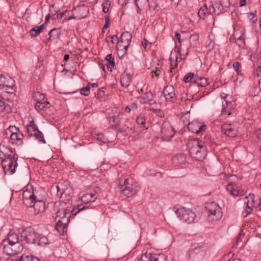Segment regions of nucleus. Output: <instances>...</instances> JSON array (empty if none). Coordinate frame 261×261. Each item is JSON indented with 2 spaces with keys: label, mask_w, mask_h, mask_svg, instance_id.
I'll return each mask as SVG.
<instances>
[{
  "label": "nucleus",
  "mask_w": 261,
  "mask_h": 261,
  "mask_svg": "<svg viewBox=\"0 0 261 261\" xmlns=\"http://www.w3.org/2000/svg\"><path fill=\"white\" fill-rule=\"evenodd\" d=\"M213 143L214 139L208 134L204 136L202 140L194 138L188 143L189 152L192 158L197 161H201L207 154L206 144L211 145Z\"/></svg>",
  "instance_id": "obj_1"
},
{
  "label": "nucleus",
  "mask_w": 261,
  "mask_h": 261,
  "mask_svg": "<svg viewBox=\"0 0 261 261\" xmlns=\"http://www.w3.org/2000/svg\"><path fill=\"white\" fill-rule=\"evenodd\" d=\"M2 154L5 156V159H3L2 156L0 158L2 159V165L5 174L9 172L13 174L15 171V168L17 167L18 164L17 160L18 156L16 154H13V151L10 148H6L3 151H1Z\"/></svg>",
  "instance_id": "obj_2"
},
{
  "label": "nucleus",
  "mask_w": 261,
  "mask_h": 261,
  "mask_svg": "<svg viewBox=\"0 0 261 261\" xmlns=\"http://www.w3.org/2000/svg\"><path fill=\"white\" fill-rule=\"evenodd\" d=\"M208 212V219L210 222L220 221L223 216L222 209L219 205L214 202H210L206 204L205 207Z\"/></svg>",
  "instance_id": "obj_3"
},
{
  "label": "nucleus",
  "mask_w": 261,
  "mask_h": 261,
  "mask_svg": "<svg viewBox=\"0 0 261 261\" xmlns=\"http://www.w3.org/2000/svg\"><path fill=\"white\" fill-rule=\"evenodd\" d=\"M118 187L121 195L125 197H132L137 190L133 180H119Z\"/></svg>",
  "instance_id": "obj_4"
},
{
  "label": "nucleus",
  "mask_w": 261,
  "mask_h": 261,
  "mask_svg": "<svg viewBox=\"0 0 261 261\" xmlns=\"http://www.w3.org/2000/svg\"><path fill=\"white\" fill-rule=\"evenodd\" d=\"M68 198L67 202H64V200H61V206L62 207L56 213V219L57 220H63L67 218L68 222H69L70 209L69 207V205L71 204L70 195L68 196Z\"/></svg>",
  "instance_id": "obj_5"
},
{
  "label": "nucleus",
  "mask_w": 261,
  "mask_h": 261,
  "mask_svg": "<svg viewBox=\"0 0 261 261\" xmlns=\"http://www.w3.org/2000/svg\"><path fill=\"white\" fill-rule=\"evenodd\" d=\"M27 129L29 137L34 136L39 141L46 143L42 133L38 129L33 120L27 125Z\"/></svg>",
  "instance_id": "obj_6"
},
{
  "label": "nucleus",
  "mask_w": 261,
  "mask_h": 261,
  "mask_svg": "<svg viewBox=\"0 0 261 261\" xmlns=\"http://www.w3.org/2000/svg\"><path fill=\"white\" fill-rule=\"evenodd\" d=\"M175 130L168 121H164L161 128V136L163 140L169 141L175 135Z\"/></svg>",
  "instance_id": "obj_7"
},
{
  "label": "nucleus",
  "mask_w": 261,
  "mask_h": 261,
  "mask_svg": "<svg viewBox=\"0 0 261 261\" xmlns=\"http://www.w3.org/2000/svg\"><path fill=\"white\" fill-rule=\"evenodd\" d=\"M175 213L181 220L188 223L193 222L195 218V215L192 211L185 207L177 208Z\"/></svg>",
  "instance_id": "obj_8"
},
{
  "label": "nucleus",
  "mask_w": 261,
  "mask_h": 261,
  "mask_svg": "<svg viewBox=\"0 0 261 261\" xmlns=\"http://www.w3.org/2000/svg\"><path fill=\"white\" fill-rule=\"evenodd\" d=\"M3 252L9 255H13L21 252L23 247L21 242L4 245Z\"/></svg>",
  "instance_id": "obj_9"
},
{
  "label": "nucleus",
  "mask_w": 261,
  "mask_h": 261,
  "mask_svg": "<svg viewBox=\"0 0 261 261\" xmlns=\"http://www.w3.org/2000/svg\"><path fill=\"white\" fill-rule=\"evenodd\" d=\"M33 97L36 101L35 107L38 111L44 110L49 105V103L46 99L45 95L42 93L35 92L33 94Z\"/></svg>",
  "instance_id": "obj_10"
},
{
  "label": "nucleus",
  "mask_w": 261,
  "mask_h": 261,
  "mask_svg": "<svg viewBox=\"0 0 261 261\" xmlns=\"http://www.w3.org/2000/svg\"><path fill=\"white\" fill-rule=\"evenodd\" d=\"M208 249V246L206 244L200 243L193 245L190 251L192 254L198 255L200 258H203L206 255Z\"/></svg>",
  "instance_id": "obj_11"
},
{
  "label": "nucleus",
  "mask_w": 261,
  "mask_h": 261,
  "mask_svg": "<svg viewBox=\"0 0 261 261\" xmlns=\"http://www.w3.org/2000/svg\"><path fill=\"white\" fill-rule=\"evenodd\" d=\"M244 205L246 206L245 209L242 212V215L244 217H247L250 214L253 210L254 205V196L253 194H249L243 198Z\"/></svg>",
  "instance_id": "obj_12"
},
{
  "label": "nucleus",
  "mask_w": 261,
  "mask_h": 261,
  "mask_svg": "<svg viewBox=\"0 0 261 261\" xmlns=\"http://www.w3.org/2000/svg\"><path fill=\"white\" fill-rule=\"evenodd\" d=\"M167 101L174 102L176 100L174 88L172 85L166 86L162 92Z\"/></svg>",
  "instance_id": "obj_13"
},
{
  "label": "nucleus",
  "mask_w": 261,
  "mask_h": 261,
  "mask_svg": "<svg viewBox=\"0 0 261 261\" xmlns=\"http://www.w3.org/2000/svg\"><path fill=\"white\" fill-rule=\"evenodd\" d=\"M188 128L189 131L195 134H198L202 131L205 130L207 126L205 124H200L197 121H193L189 122L188 124Z\"/></svg>",
  "instance_id": "obj_14"
},
{
  "label": "nucleus",
  "mask_w": 261,
  "mask_h": 261,
  "mask_svg": "<svg viewBox=\"0 0 261 261\" xmlns=\"http://www.w3.org/2000/svg\"><path fill=\"white\" fill-rule=\"evenodd\" d=\"M22 197L23 203L27 206L31 207L36 196L33 193L25 190L22 193Z\"/></svg>",
  "instance_id": "obj_15"
},
{
  "label": "nucleus",
  "mask_w": 261,
  "mask_h": 261,
  "mask_svg": "<svg viewBox=\"0 0 261 261\" xmlns=\"http://www.w3.org/2000/svg\"><path fill=\"white\" fill-rule=\"evenodd\" d=\"M154 95L151 91H148L144 93L140 98L142 103H148L152 105L156 103V101L153 99Z\"/></svg>",
  "instance_id": "obj_16"
},
{
  "label": "nucleus",
  "mask_w": 261,
  "mask_h": 261,
  "mask_svg": "<svg viewBox=\"0 0 261 261\" xmlns=\"http://www.w3.org/2000/svg\"><path fill=\"white\" fill-rule=\"evenodd\" d=\"M32 207H33L35 215L43 213L45 208V202L43 200H37L36 197L34 199Z\"/></svg>",
  "instance_id": "obj_17"
},
{
  "label": "nucleus",
  "mask_w": 261,
  "mask_h": 261,
  "mask_svg": "<svg viewBox=\"0 0 261 261\" xmlns=\"http://www.w3.org/2000/svg\"><path fill=\"white\" fill-rule=\"evenodd\" d=\"M215 12V9L213 6H212V8H210L209 10H208L206 5L204 4L199 10L198 15L200 18L204 19L208 15Z\"/></svg>",
  "instance_id": "obj_18"
},
{
  "label": "nucleus",
  "mask_w": 261,
  "mask_h": 261,
  "mask_svg": "<svg viewBox=\"0 0 261 261\" xmlns=\"http://www.w3.org/2000/svg\"><path fill=\"white\" fill-rule=\"evenodd\" d=\"M23 135L22 133H11L10 137V142L17 145H20L23 143Z\"/></svg>",
  "instance_id": "obj_19"
},
{
  "label": "nucleus",
  "mask_w": 261,
  "mask_h": 261,
  "mask_svg": "<svg viewBox=\"0 0 261 261\" xmlns=\"http://www.w3.org/2000/svg\"><path fill=\"white\" fill-rule=\"evenodd\" d=\"M18 242H20L19 240L18 235L16 233L10 232L7 236V238L3 240L2 245L8 244H16Z\"/></svg>",
  "instance_id": "obj_20"
},
{
  "label": "nucleus",
  "mask_w": 261,
  "mask_h": 261,
  "mask_svg": "<svg viewBox=\"0 0 261 261\" xmlns=\"http://www.w3.org/2000/svg\"><path fill=\"white\" fill-rule=\"evenodd\" d=\"M69 223V222H68L67 218L63 219V220H57V223L55 227L56 230L60 234H63V233L67 231Z\"/></svg>",
  "instance_id": "obj_21"
},
{
  "label": "nucleus",
  "mask_w": 261,
  "mask_h": 261,
  "mask_svg": "<svg viewBox=\"0 0 261 261\" xmlns=\"http://www.w3.org/2000/svg\"><path fill=\"white\" fill-rule=\"evenodd\" d=\"M39 237L40 234L33 231H30L26 233L25 240L29 243L37 244Z\"/></svg>",
  "instance_id": "obj_22"
},
{
  "label": "nucleus",
  "mask_w": 261,
  "mask_h": 261,
  "mask_svg": "<svg viewBox=\"0 0 261 261\" xmlns=\"http://www.w3.org/2000/svg\"><path fill=\"white\" fill-rule=\"evenodd\" d=\"M135 4L137 9L138 14H140L142 10L147 9L149 6L148 0H135Z\"/></svg>",
  "instance_id": "obj_23"
},
{
  "label": "nucleus",
  "mask_w": 261,
  "mask_h": 261,
  "mask_svg": "<svg viewBox=\"0 0 261 261\" xmlns=\"http://www.w3.org/2000/svg\"><path fill=\"white\" fill-rule=\"evenodd\" d=\"M158 254L152 252L151 250H147L141 257V261H156Z\"/></svg>",
  "instance_id": "obj_24"
},
{
  "label": "nucleus",
  "mask_w": 261,
  "mask_h": 261,
  "mask_svg": "<svg viewBox=\"0 0 261 261\" xmlns=\"http://www.w3.org/2000/svg\"><path fill=\"white\" fill-rule=\"evenodd\" d=\"M223 133L227 136L233 137L236 136L237 132L233 129L230 124L225 123L222 126Z\"/></svg>",
  "instance_id": "obj_25"
},
{
  "label": "nucleus",
  "mask_w": 261,
  "mask_h": 261,
  "mask_svg": "<svg viewBox=\"0 0 261 261\" xmlns=\"http://www.w3.org/2000/svg\"><path fill=\"white\" fill-rule=\"evenodd\" d=\"M0 89L5 88L6 87H9L13 85H15V81L10 77L7 80L6 77L3 75H0Z\"/></svg>",
  "instance_id": "obj_26"
},
{
  "label": "nucleus",
  "mask_w": 261,
  "mask_h": 261,
  "mask_svg": "<svg viewBox=\"0 0 261 261\" xmlns=\"http://www.w3.org/2000/svg\"><path fill=\"white\" fill-rule=\"evenodd\" d=\"M68 182L67 181L62 180V182H59L56 186L58 192H60L61 199L62 200H64V195L65 190L68 189Z\"/></svg>",
  "instance_id": "obj_27"
},
{
  "label": "nucleus",
  "mask_w": 261,
  "mask_h": 261,
  "mask_svg": "<svg viewBox=\"0 0 261 261\" xmlns=\"http://www.w3.org/2000/svg\"><path fill=\"white\" fill-rule=\"evenodd\" d=\"M186 156L183 154H179L175 155L172 159V163L176 166L184 165L186 162Z\"/></svg>",
  "instance_id": "obj_28"
},
{
  "label": "nucleus",
  "mask_w": 261,
  "mask_h": 261,
  "mask_svg": "<svg viewBox=\"0 0 261 261\" xmlns=\"http://www.w3.org/2000/svg\"><path fill=\"white\" fill-rule=\"evenodd\" d=\"M97 198L95 192L87 193L81 197V201L84 203H88L90 202L94 201Z\"/></svg>",
  "instance_id": "obj_29"
},
{
  "label": "nucleus",
  "mask_w": 261,
  "mask_h": 261,
  "mask_svg": "<svg viewBox=\"0 0 261 261\" xmlns=\"http://www.w3.org/2000/svg\"><path fill=\"white\" fill-rule=\"evenodd\" d=\"M61 35V30L59 28H54L48 33L49 38L46 40V42H49L52 40L58 39Z\"/></svg>",
  "instance_id": "obj_30"
},
{
  "label": "nucleus",
  "mask_w": 261,
  "mask_h": 261,
  "mask_svg": "<svg viewBox=\"0 0 261 261\" xmlns=\"http://www.w3.org/2000/svg\"><path fill=\"white\" fill-rule=\"evenodd\" d=\"M0 111L6 113H9L12 111L11 106L6 103L5 98L2 96H0Z\"/></svg>",
  "instance_id": "obj_31"
},
{
  "label": "nucleus",
  "mask_w": 261,
  "mask_h": 261,
  "mask_svg": "<svg viewBox=\"0 0 261 261\" xmlns=\"http://www.w3.org/2000/svg\"><path fill=\"white\" fill-rule=\"evenodd\" d=\"M221 98L223 99L222 101V112L221 115H223L225 114V112L226 111V108L228 107L229 105H230L231 103L227 99L228 95L225 93H222L221 95Z\"/></svg>",
  "instance_id": "obj_32"
},
{
  "label": "nucleus",
  "mask_w": 261,
  "mask_h": 261,
  "mask_svg": "<svg viewBox=\"0 0 261 261\" xmlns=\"http://www.w3.org/2000/svg\"><path fill=\"white\" fill-rule=\"evenodd\" d=\"M44 28L45 23L39 26H35L30 30V35L32 37H37L43 31Z\"/></svg>",
  "instance_id": "obj_33"
},
{
  "label": "nucleus",
  "mask_w": 261,
  "mask_h": 261,
  "mask_svg": "<svg viewBox=\"0 0 261 261\" xmlns=\"http://www.w3.org/2000/svg\"><path fill=\"white\" fill-rule=\"evenodd\" d=\"M194 83L198 86L201 87H205L208 84L206 78L198 76V75H195Z\"/></svg>",
  "instance_id": "obj_34"
},
{
  "label": "nucleus",
  "mask_w": 261,
  "mask_h": 261,
  "mask_svg": "<svg viewBox=\"0 0 261 261\" xmlns=\"http://www.w3.org/2000/svg\"><path fill=\"white\" fill-rule=\"evenodd\" d=\"M132 38V34L129 32L126 31L121 34L119 39L121 40V42L125 43V44H127V45H129L130 43Z\"/></svg>",
  "instance_id": "obj_35"
},
{
  "label": "nucleus",
  "mask_w": 261,
  "mask_h": 261,
  "mask_svg": "<svg viewBox=\"0 0 261 261\" xmlns=\"http://www.w3.org/2000/svg\"><path fill=\"white\" fill-rule=\"evenodd\" d=\"M107 63L106 64L108 70L112 71L115 66L114 58L112 54L108 55L105 58Z\"/></svg>",
  "instance_id": "obj_36"
},
{
  "label": "nucleus",
  "mask_w": 261,
  "mask_h": 261,
  "mask_svg": "<svg viewBox=\"0 0 261 261\" xmlns=\"http://www.w3.org/2000/svg\"><path fill=\"white\" fill-rule=\"evenodd\" d=\"M131 77L127 73H123L121 77V84L123 87H127L130 84Z\"/></svg>",
  "instance_id": "obj_37"
},
{
  "label": "nucleus",
  "mask_w": 261,
  "mask_h": 261,
  "mask_svg": "<svg viewBox=\"0 0 261 261\" xmlns=\"http://www.w3.org/2000/svg\"><path fill=\"white\" fill-rule=\"evenodd\" d=\"M16 261H39V258L32 255L23 254L20 258L16 259Z\"/></svg>",
  "instance_id": "obj_38"
},
{
  "label": "nucleus",
  "mask_w": 261,
  "mask_h": 261,
  "mask_svg": "<svg viewBox=\"0 0 261 261\" xmlns=\"http://www.w3.org/2000/svg\"><path fill=\"white\" fill-rule=\"evenodd\" d=\"M117 43L118 54H119V53L120 51H123L124 53H126L129 45H127V44H125V43L121 42V40L120 39L118 40Z\"/></svg>",
  "instance_id": "obj_39"
},
{
  "label": "nucleus",
  "mask_w": 261,
  "mask_h": 261,
  "mask_svg": "<svg viewBox=\"0 0 261 261\" xmlns=\"http://www.w3.org/2000/svg\"><path fill=\"white\" fill-rule=\"evenodd\" d=\"M226 189L228 191L230 192L234 196H238L240 194V191L237 189V187L232 184H228Z\"/></svg>",
  "instance_id": "obj_40"
},
{
  "label": "nucleus",
  "mask_w": 261,
  "mask_h": 261,
  "mask_svg": "<svg viewBox=\"0 0 261 261\" xmlns=\"http://www.w3.org/2000/svg\"><path fill=\"white\" fill-rule=\"evenodd\" d=\"M195 75H194L193 72H189L187 74L185 75L183 78V81L185 83H188L189 82H192L194 83V79Z\"/></svg>",
  "instance_id": "obj_41"
},
{
  "label": "nucleus",
  "mask_w": 261,
  "mask_h": 261,
  "mask_svg": "<svg viewBox=\"0 0 261 261\" xmlns=\"http://www.w3.org/2000/svg\"><path fill=\"white\" fill-rule=\"evenodd\" d=\"M49 243L48 238L45 236H43L40 234V237L38 239L37 244L40 246H44Z\"/></svg>",
  "instance_id": "obj_42"
},
{
  "label": "nucleus",
  "mask_w": 261,
  "mask_h": 261,
  "mask_svg": "<svg viewBox=\"0 0 261 261\" xmlns=\"http://www.w3.org/2000/svg\"><path fill=\"white\" fill-rule=\"evenodd\" d=\"M136 122L141 127H145V117L144 116H139L136 119Z\"/></svg>",
  "instance_id": "obj_43"
},
{
  "label": "nucleus",
  "mask_w": 261,
  "mask_h": 261,
  "mask_svg": "<svg viewBox=\"0 0 261 261\" xmlns=\"http://www.w3.org/2000/svg\"><path fill=\"white\" fill-rule=\"evenodd\" d=\"M90 83H88L87 86H86L81 89L80 93L82 95H84L85 96H88V95H89V94L90 93Z\"/></svg>",
  "instance_id": "obj_44"
},
{
  "label": "nucleus",
  "mask_w": 261,
  "mask_h": 261,
  "mask_svg": "<svg viewBox=\"0 0 261 261\" xmlns=\"http://www.w3.org/2000/svg\"><path fill=\"white\" fill-rule=\"evenodd\" d=\"M4 90L6 93L13 94L15 92L16 90V85H13L9 87H6L5 88L1 89Z\"/></svg>",
  "instance_id": "obj_45"
},
{
  "label": "nucleus",
  "mask_w": 261,
  "mask_h": 261,
  "mask_svg": "<svg viewBox=\"0 0 261 261\" xmlns=\"http://www.w3.org/2000/svg\"><path fill=\"white\" fill-rule=\"evenodd\" d=\"M150 110L153 112L154 113H155L157 116L160 118H163L164 117V114L163 112L160 109L151 108Z\"/></svg>",
  "instance_id": "obj_46"
},
{
  "label": "nucleus",
  "mask_w": 261,
  "mask_h": 261,
  "mask_svg": "<svg viewBox=\"0 0 261 261\" xmlns=\"http://www.w3.org/2000/svg\"><path fill=\"white\" fill-rule=\"evenodd\" d=\"M94 137H95L98 140L101 141L103 143H106L107 141V139L105 138L104 135L102 133H97L94 135Z\"/></svg>",
  "instance_id": "obj_47"
},
{
  "label": "nucleus",
  "mask_w": 261,
  "mask_h": 261,
  "mask_svg": "<svg viewBox=\"0 0 261 261\" xmlns=\"http://www.w3.org/2000/svg\"><path fill=\"white\" fill-rule=\"evenodd\" d=\"M248 18L250 19V20L252 23H255L257 20V17L256 16V12L254 13H248Z\"/></svg>",
  "instance_id": "obj_48"
},
{
  "label": "nucleus",
  "mask_w": 261,
  "mask_h": 261,
  "mask_svg": "<svg viewBox=\"0 0 261 261\" xmlns=\"http://www.w3.org/2000/svg\"><path fill=\"white\" fill-rule=\"evenodd\" d=\"M8 132H10L11 133H17L20 132L19 128L16 127L15 126H10L7 129L6 133H8Z\"/></svg>",
  "instance_id": "obj_49"
},
{
  "label": "nucleus",
  "mask_w": 261,
  "mask_h": 261,
  "mask_svg": "<svg viewBox=\"0 0 261 261\" xmlns=\"http://www.w3.org/2000/svg\"><path fill=\"white\" fill-rule=\"evenodd\" d=\"M156 261H168L167 257L164 254H158Z\"/></svg>",
  "instance_id": "obj_50"
},
{
  "label": "nucleus",
  "mask_w": 261,
  "mask_h": 261,
  "mask_svg": "<svg viewBox=\"0 0 261 261\" xmlns=\"http://www.w3.org/2000/svg\"><path fill=\"white\" fill-rule=\"evenodd\" d=\"M88 206L86 207V206H83L82 207H80V206H78L76 208H75L74 210H73L72 211H71V213H72V214L73 215H75L77 213H79V212L84 210V209H86L87 208H88Z\"/></svg>",
  "instance_id": "obj_51"
},
{
  "label": "nucleus",
  "mask_w": 261,
  "mask_h": 261,
  "mask_svg": "<svg viewBox=\"0 0 261 261\" xmlns=\"http://www.w3.org/2000/svg\"><path fill=\"white\" fill-rule=\"evenodd\" d=\"M220 4L223 8H227L230 6V2L228 0H221Z\"/></svg>",
  "instance_id": "obj_52"
},
{
  "label": "nucleus",
  "mask_w": 261,
  "mask_h": 261,
  "mask_svg": "<svg viewBox=\"0 0 261 261\" xmlns=\"http://www.w3.org/2000/svg\"><path fill=\"white\" fill-rule=\"evenodd\" d=\"M240 64L238 62H236L233 64V68L235 70L238 74H240Z\"/></svg>",
  "instance_id": "obj_53"
},
{
  "label": "nucleus",
  "mask_w": 261,
  "mask_h": 261,
  "mask_svg": "<svg viewBox=\"0 0 261 261\" xmlns=\"http://www.w3.org/2000/svg\"><path fill=\"white\" fill-rule=\"evenodd\" d=\"M190 38L193 41H198L199 39V36L198 34L197 33H194L192 35H190Z\"/></svg>",
  "instance_id": "obj_54"
},
{
  "label": "nucleus",
  "mask_w": 261,
  "mask_h": 261,
  "mask_svg": "<svg viewBox=\"0 0 261 261\" xmlns=\"http://www.w3.org/2000/svg\"><path fill=\"white\" fill-rule=\"evenodd\" d=\"M67 10H65L62 12H57L58 15L57 18L58 19H61L65 15V13H67Z\"/></svg>",
  "instance_id": "obj_55"
},
{
  "label": "nucleus",
  "mask_w": 261,
  "mask_h": 261,
  "mask_svg": "<svg viewBox=\"0 0 261 261\" xmlns=\"http://www.w3.org/2000/svg\"><path fill=\"white\" fill-rule=\"evenodd\" d=\"M110 122L111 123L113 122V123H118V116H113V117H110Z\"/></svg>",
  "instance_id": "obj_56"
},
{
  "label": "nucleus",
  "mask_w": 261,
  "mask_h": 261,
  "mask_svg": "<svg viewBox=\"0 0 261 261\" xmlns=\"http://www.w3.org/2000/svg\"><path fill=\"white\" fill-rule=\"evenodd\" d=\"M111 40H110V42L112 43V44H114V41H116V43H117L118 42V40L119 39H118V37L117 35H113L111 37H110Z\"/></svg>",
  "instance_id": "obj_57"
},
{
  "label": "nucleus",
  "mask_w": 261,
  "mask_h": 261,
  "mask_svg": "<svg viewBox=\"0 0 261 261\" xmlns=\"http://www.w3.org/2000/svg\"><path fill=\"white\" fill-rule=\"evenodd\" d=\"M255 72L257 76L259 77L261 75V66L259 65L257 66L255 70Z\"/></svg>",
  "instance_id": "obj_58"
},
{
  "label": "nucleus",
  "mask_w": 261,
  "mask_h": 261,
  "mask_svg": "<svg viewBox=\"0 0 261 261\" xmlns=\"http://www.w3.org/2000/svg\"><path fill=\"white\" fill-rule=\"evenodd\" d=\"M159 68V67H156L155 70L151 72V73H154L156 77H158L160 74V71Z\"/></svg>",
  "instance_id": "obj_59"
},
{
  "label": "nucleus",
  "mask_w": 261,
  "mask_h": 261,
  "mask_svg": "<svg viewBox=\"0 0 261 261\" xmlns=\"http://www.w3.org/2000/svg\"><path fill=\"white\" fill-rule=\"evenodd\" d=\"M142 45L143 46L144 48H146L148 44V41L146 39H144L142 41Z\"/></svg>",
  "instance_id": "obj_60"
},
{
  "label": "nucleus",
  "mask_w": 261,
  "mask_h": 261,
  "mask_svg": "<svg viewBox=\"0 0 261 261\" xmlns=\"http://www.w3.org/2000/svg\"><path fill=\"white\" fill-rule=\"evenodd\" d=\"M241 236V233H240L235 239V241L233 243V245H236L239 242V239Z\"/></svg>",
  "instance_id": "obj_61"
},
{
  "label": "nucleus",
  "mask_w": 261,
  "mask_h": 261,
  "mask_svg": "<svg viewBox=\"0 0 261 261\" xmlns=\"http://www.w3.org/2000/svg\"><path fill=\"white\" fill-rule=\"evenodd\" d=\"M118 131L119 133H122L124 136H126L127 135L126 130H123L122 128H118Z\"/></svg>",
  "instance_id": "obj_62"
},
{
  "label": "nucleus",
  "mask_w": 261,
  "mask_h": 261,
  "mask_svg": "<svg viewBox=\"0 0 261 261\" xmlns=\"http://www.w3.org/2000/svg\"><path fill=\"white\" fill-rule=\"evenodd\" d=\"M153 175L157 178H162V174L161 172H156Z\"/></svg>",
  "instance_id": "obj_63"
},
{
  "label": "nucleus",
  "mask_w": 261,
  "mask_h": 261,
  "mask_svg": "<svg viewBox=\"0 0 261 261\" xmlns=\"http://www.w3.org/2000/svg\"><path fill=\"white\" fill-rule=\"evenodd\" d=\"M175 37H176V39L178 40V42L180 43L181 42V35H180V34L179 33H178V32H176V33H175Z\"/></svg>",
  "instance_id": "obj_64"
}]
</instances>
